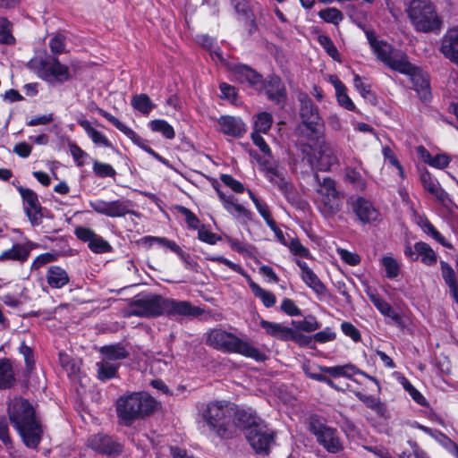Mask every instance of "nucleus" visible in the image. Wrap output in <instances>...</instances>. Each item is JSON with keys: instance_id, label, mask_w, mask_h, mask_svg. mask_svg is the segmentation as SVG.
<instances>
[{"instance_id": "obj_23", "label": "nucleus", "mask_w": 458, "mask_h": 458, "mask_svg": "<svg viewBox=\"0 0 458 458\" xmlns=\"http://www.w3.org/2000/svg\"><path fill=\"white\" fill-rule=\"evenodd\" d=\"M296 264L301 269V278L303 283L317 294L324 295L327 291L325 284L320 281L318 276L308 266V264L300 259L296 260Z\"/></svg>"}, {"instance_id": "obj_56", "label": "nucleus", "mask_w": 458, "mask_h": 458, "mask_svg": "<svg viewBox=\"0 0 458 458\" xmlns=\"http://www.w3.org/2000/svg\"><path fill=\"white\" fill-rule=\"evenodd\" d=\"M198 237L201 242L214 245L219 240V237L209 231L206 226L201 225L198 229Z\"/></svg>"}, {"instance_id": "obj_45", "label": "nucleus", "mask_w": 458, "mask_h": 458, "mask_svg": "<svg viewBox=\"0 0 458 458\" xmlns=\"http://www.w3.org/2000/svg\"><path fill=\"white\" fill-rule=\"evenodd\" d=\"M273 123V119L270 114L267 112L260 113L257 115L254 122V131L259 133H267Z\"/></svg>"}, {"instance_id": "obj_59", "label": "nucleus", "mask_w": 458, "mask_h": 458, "mask_svg": "<svg viewBox=\"0 0 458 458\" xmlns=\"http://www.w3.org/2000/svg\"><path fill=\"white\" fill-rule=\"evenodd\" d=\"M179 212L184 216L189 228L199 229L200 227L199 218L190 209L184 207H180Z\"/></svg>"}, {"instance_id": "obj_64", "label": "nucleus", "mask_w": 458, "mask_h": 458, "mask_svg": "<svg viewBox=\"0 0 458 458\" xmlns=\"http://www.w3.org/2000/svg\"><path fill=\"white\" fill-rule=\"evenodd\" d=\"M364 448L377 458H395L389 453L387 448L383 445H366Z\"/></svg>"}, {"instance_id": "obj_15", "label": "nucleus", "mask_w": 458, "mask_h": 458, "mask_svg": "<svg viewBox=\"0 0 458 458\" xmlns=\"http://www.w3.org/2000/svg\"><path fill=\"white\" fill-rule=\"evenodd\" d=\"M351 208L358 220L363 224H371L379 219V211L369 199L356 197L351 200Z\"/></svg>"}, {"instance_id": "obj_16", "label": "nucleus", "mask_w": 458, "mask_h": 458, "mask_svg": "<svg viewBox=\"0 0 458 458\" xmlns=\"http://www.w3.org/2000/svg\"><path fill=\"white\" fill-rule=\"evenodd\" d=\"M23 201V208L30 221L36 225L41 217V205L38 194L29 188L21 185L16 186Z\"/></svg>"}, {"instance_id": "obj_37", "label": "nucleus", "mask_w": 458, "mask_h": 458, "mask_svg": "<svg viewBox=\"0 0 458 458\" xmlns=\"http://www.w3.org/2000/svg\"><path fill=\"white\" fill-rule=\"evenodd\" d=\"M249 286L255 297L259 298L265 307L271 308L276 304V298L272 292L261 288L250 279L249 280Z\"/></svg>"}, {"instance_id": "obj_55", "label": "nucleus", "mask_w": 458, "mask_h": 458, "mask_svg": "<svg viewBox=\"0 0 458 458\" xmlns=\"http://www.w3.org/2000/svg\"><path fill=\"white\" fill-rule=\"evenodd\" d=\"M220 179L225 185L229 187L234 192L242 193L244 191L243 184L241 182L234 179L232 175L222 174L220 176Z\"/></svg>"}, {"instance_id": "obj_21", "label": "nucleus", "mask_w": 458, "mask_h": 458, "mask_svg": "<svg viewBox=\"0 0 458 458\" xmlns=\"http://www.w3.org/2000/svg\"><path fill=\"white\" fill-rule=\"evenodd\" d=\"M403 73L410 76L414 89L421 99L428 100L430 98L429 81L426 72L411 64V71Z\"/></svg>"}, {"instance_id": "obj_28", "label": "nucleus", "mask_w": 458, "mask_h": 458, "mask_svg": "<svg viewBox=\"0 0 458 458\" xmlns=\"http://www.w3.org/2000/svg\"><path fill=\"white\" fill-rule=\"evenodd\" d=\"M327 81L334 86L338 104L349 111L355 110V105L349 98L345 85L338 79V77L329 74L327 76Z\"/></svg>"}, {"instance_id": "obj_49", "label": "nucleus", "mask_w": 458, "mask_h": 458, "mask_svg": "<svg viewBox=\"0 0 458 458\" xmlns=\"http://www.w3.org/2000/svg\"><path fill=\"white\" fill-rule=\"evenodd\" d=\"M93 172L98 177H114L116 174L114 167L106 163L95 160L93 162Z\"/></svg>"}, {"instance_id": "obj_61", "label": "nucleus", "mask_w": 458, "mask_h": 458, "mask_svg": "<svg viewBox=\"0 0 458 458\" xmlns=\"http://www.w3.org/2000/svg\"><path fill=\"white\" fill-rule=\"evenodd\" d=\"M337 253L343 261L350 266H356L360 263V259L358 254L350 252L344 249H338Z\"/></svg>"}, {"instance_id": "obj_50", "label": "nucleus", "mask_w": 458, "mask_h": 458, "mask_svg": "<svg viewBox=\"0 0 458 458\" xmlns=\"http://www.w3.org/2000/svg\"><path fill=\"white\" fill-rule=\"evenodd\" d=\"M89 248L96 253H105L111 250L110 244L98 234H95V237L90 240Z\"/></svg>"}, {"instance_id": "obj_34", "label": "nucleus", "mask_w": 458, "mask_h": 458, "mask_svg": "<svg viewBox=\"0 0 458 458\" xmlns=\"http://www.w3.org/2000/svg\"><path fill=\"white\" fill-rule=\"evenodd\" d=\"M46 276L48 285L55 289L65 286L70 280L66 270L59 266H51Z\"/></svg>"}, {"instance_id": "obj_14", "label": "nucleus", "mask_w": 458, "mask_h": 458, "mask_svg": "<svg viewBox=\"0 0 458 458\" xmlns=\"http://www.w3.org/2000/svg\"><path fill=\"white\" fill-rule=\"evenodd\" d=\"M233 406L234 437L237 436V432L239 429L242 431L246 437L248 432L257 428L258 424L263 421V420L258 415L256 411L251 407H240L235 403H233Z\"/></svg>"}, {"instance_id": "obj_35", "label": "nucleus", "mask_w": 458, "mask_h": 458, "mask_svg": "<svg viewBox=\"0 0 458 458\" xmlns=\"http://www.w3.org/2000/svg\"><path fill=\"white\" fill-rule=\"evenodd\" d=\"M440 265L443 279L449 287L451 296L458 303V284L455 273L448 263L441 261Z\"/></svg>"}, {"instance_id": "obj_52", "label": "nucleus", "mask_w": 458, "mask_h": 458, "mask_svg": "<svg viewBox=\"0 0 458 458\" xmlns=\"http://www.w3.org/2000/svg\"><path fill=\"white\" fill-rule=\"evenodd\" d=\"M318 42L324 47L328 55H330L334 60L340 62V55L333 41L327 36L320 35L318 37Z\"/></svg>"}, {"instance_id": "obj_31", "label": "nucleus", "mask_w": 458, "mask_h": 458, "mask_svg": "<svg viewBox=\"0 0 458 458\" xmlns=\"http://www.w3.org/2000/svg\"><path fill=\"white\" fill-rule=\"evenodd\" d=\"M78 124L85 131L88 137L95 145L113 148V144L107 137L103 132L93 127L89 121L86 119H80L78 120Z\"/></svg>"}, {"instance_id": "obj_47", "label": "nucleus", "mask_w": 458, "mask_h": 458, "mask_svg": "<svg viewBox=\"0 0 458 458\" xmlns=\"http://www.w3.org/2000/svg\"><path fill=\"white\" fill-rule=\"evenodd\" d=\"M197 42L210 50V55L214 60L223 61L222 55L218 48L214 47V39L207 35H199L197 37Z\"/></svg>"}, {"instance_id": "obj_30", "label": "nucleus", "mask_w": 458, "mask_h": 458, "mask_svg": "<svg viewBox=\"0 0 458 458\" xmlns=\"http://www.w3.org/2000/svg\"><path fill=\"white\" fill-rule=\"evenodd\" d=\"M310 378L327 383L332 388L337 391H345L348 387L346 382H342L341 379H352V376L355 374H307Z\"/></svg>"}, {"instance_id": "obj_19", "label": "nucleus", "mask_w": 458, "mask_h": 458, "mask_svg": "<svg viewBox=\"0 0 458 458\" xmlns=\"http://www.w3.org/2000/svg\"><path fill=\"white\" fill-rule=\"evenodd\" d=\"M164 298L157 295L147 296L137 301L134 313L146 317L161 315L164 314Z\"/></svg>"}, {"instance_id": "obj_54", "label": "nucleus", "mask_w": 458, "mask_h": 458, "mask_svg": "<svg viewBox=\"0 0 458 458\" xmlns=\"http://www.w3.org/2000/svg\"><path fill=\"white\" fill-rule=\"evenodd\" d=\"M57 256L53 253L46 252L38 255L31 263V270H37L41 267L51 263L56 259Z\"/></svg>"}, {"instance_id": "obj_29", "label": "nucleus", "mask_w": 458, "mask_h": 458, "mask_svg": "<svg viewBox=\"0 0 458 458\" xmlns=\"http://www.w3.org/2000/svg\"><path fill=\"white\" fill-rule=\"evenodd\" d=\"M31 249L32 244L30 243H16L11 249L4 250L0 254V262L12 260L23 263L28 259Z\"/></svg>"}, {"instance_id": "obj_11", "label": "nucleus", "mask_w": 458, "mask_h": 458, "mask_svg": "<svg viewBox=\"0 0 458 458\" xmlns=\"http://www.w3.org/2000/svg\"><path fill=\"white\" fill-rule=\"evenodd\" d=\"M246 439L257 454H268L276 443V432L263 420L247 433Z\"/></svg>"}, {"instance_id": "obj_4", "label": "nucleus", "mask_w": 458, "mask_h": 458, "mask_svg": "<svg viewBox=\"0 0 458 458\" xmlns=\"http://www.w3.org/2000/svg\"><path fill=\"white\" fill-rule=\"evenodd\" d=\"M233 403L225 400L212 401L206 403L200 411L203 427L220 439L234 437Z\"/></svg>"}, {"instance_id": "obj_24", "label": "nucleus", "mask_w": 458, "mask_h": 458, "mask_svg": "<svg viewBox=\"0 0 458 458\" xmlns=\"http://www.w3.org/2000/svg\"><path fill=\"white\" fill-rule=\"evenodd\" d=\"M416 152L424 163L436 169H445L452 161V157L448 154L441 152L432 155L423 146L418 147Z\"/></svg>"}, {"instance_id": "obj_17", "label": "nucleus", "mask_w": 458, "mask_h": 458, "mask_svg": "<svg viewBox=\"0 0 458 458\" xmlns=\"http://www.w3.org/2000/svg\"><path fill=\"white\" fill-rule=\"evenodd\" d=\"M231 77L240 83H246L255 90L263 89V81L261 76L251 68L243 64H235L230 68Z\"/></svg>"}, {"instance_id": "obj_57", "label": "nucleus", "mask_w": 458, "mask_h": 458, "mask_svg": "<svg viewBox=\"0 0 458 458\" xmlns=\"http://www.w3.org/2000/svg\"><path fill=\"white\" fill-rule=\"evenodd\" d=\"M206 259L225 264V266L230 267L232 270L243 275V269L241 266L232 262L231 260L224 258L223 256L207 255Z\"/></svg>"}, {"instance_id": "obj_6", "label": "nucleus", "mask_w": 458, "mask_h": 458, "mask_svg": "<svg viewBox=\"0 0 458 458\" xmlns=\"http://www.w3.org/2000/svg\"><path fill=\"white\" fill-rule=\"evenodd\" d=\"M315 204L325 217H333L343 207L344 195L336 189L335 182L331 178H320L315 174Z\"/></svg>"}, {"instance_id": "obj_22", "label": "nucleus", "mask_w": 458, "mask_h": 458, "mask_svg": "<svg viewBox=\"0 0 458 458\" xmlns=\"http://www.w3.org/2000/svg\"><path fill=\"white\" fill-rule=\"evenodd\" d=\"M164 314L172 316H198L200 314L197 307H193L189 301L165 299L163 306Z\"/></svg>"}, {"instance_id": "obj_9", "label": "nucleus", "mask_w": 458, "mask_h": 458, "mask_svg": "<svg viewBox=\"0 0 458 458\" xmlns=\"http://www.w3.org/2000/svg\"><path fill=\"white\" fill-rule=\"evenodd\" d=\"M309 428L310 433L315 436L318 445L327 452L335 454L344 449L336 428L327 425L318 418H310Z\"/></svg>"}, {"instance_id": "obj_60", "label": "nucleus", "mask_w": 458, "mask_h": 458, "mask_svg": "<svg viewBox=\"0 0 458 458\" xmlns=\"http://www.w3.org/2000/svg\"><path fill=\"white\" fill-rule=\"evenodd\" d=\"M281 310L289 316L301 315V310L296 306L294 301L291 299L284 298L281 302Z\"/></svg>"}, {"instance_id": "obj_62", "label": "nucleus", "mask_w": 458, "mask_h": 458, "mask_svg": "<svg viewBox=\"0 0 458 458\" xmlns=\"http://www.w3.org/2000/svg\"><path fill=\"white\" fill-rule=\"evenodd\" d=\"M49 47L54 54H61L65 50L64 37L55 35L49 41Z\"/></svg>"}, {"instance_id": "obj_41", "label": "nucleus", "mask_w": 458, "mask_h": 458, "mask_svg": "<svg viewBox=\"0 0 458 458\" xmlns=\"http://www.w3.org/2000/svg\"><path fill=\"white\" fill-rule=\"evenodd\" d=\"M142 242L148 246H152L154 243H157L162 248L169 249L179 256H182L183 254L182 249L174 242L164 237L146 236L142 239Z\"/></svg>"}, {"instance_id": "obj_3", "label": "nucleus", "mask_w": 458, "mask_h": 458, "mask_svg": "<svg viewBox=\"0 0 458 458\" xmlns=\"http://www.w3.org/2000/svg\"><path fill=\"white\" fill-rule=\"evenodd\" d=\"M158 402L148 392H131L119 396L115 401V411L120 425L131 427L135 421L152 415Z\"/></svg>"}, {"instance_id": "obj_18", "label": "nucleus", "mask_w": 458, "mask_h": 458, "mask_svg": "<svg viewBox=\"0 0 458 458\" xmlns=\"http://www.w3.org/2000/svg\"><path fill=\"white\" fill-rule=\"evenodd\" d=\"M259 326L266 334L278 340L295 342L300 341V334L293 328L284 326V324L260 319Z\"/></svg>"}, {"instance_id": "obj_44", "label": "nucleus", "mask_w": 458, "mask_h": 458, "mask_svg": "<svg viewBox=\"0 0 458 458\" xmlns=\"http://www.w3.org/2000/svg\"><path fill=\"white\" fill-rule=\"evenodd\" d=\"M318 16L326 22L338 25L344 20L343 13L335 7H327L318 13Z\"/></svg>"}, {"instance_id": "obj_58", "label": "nucleus", "mask_w": 458, "mask_h": 458, "mask_svg": "<svg viewBox=\"0 0 458 458\" xmlns=\"http://www.w3.org/2000/svg\"><path fill=\"white\" fill-rule=\"evenodd\" d=\"M0 441L5 445H12V439L9 434V425L4 416H0Z\"/></svg>"}, {"instance_id": "obj_63", "label": "nucleus", "mask_w": 458, "mask_h": 458, "mask_svg": "<svg viewBox=\"0 0 458 458\" xmlns=\"http://www.w3.org/2000/svg\"><path fill=\"white\" fill-rule=\"evenodd\" d=\"M319 324L315 318L310 317L302 321L297 322V328L305 332H313L319 328Z\"/></svg>"}, {"instance_id": "obj_51", "label": "nucleus", "mask_w": 458, "mask_h": 458, "mask_svg": "<svg viewBox=\"0 0 458 458\" xmlns=\"http://www.w3.org/2000/svg\"><path fill=\"white\" fill-rule=\"evenodd\" d=\"M11 23L5 18H0V43L12 44L14 38L12 35Z\"/></svg>"}, {"instance_id": "obj_2", "label": "nucleus", "mask_w": 458, "mask_h": 458, "mask_svg": "<svg viewBox=\"0 0 458 458\" xmlns=\"http://www.w3.org/2000/svg\"><path fill=\"white\" fill-rule=\"evenodd\" d=\"M7 413L25 446L37 449L42 440L43 427L32 404L22 396H16L10 401Z\"/></svg>"}, {"instance_id": "obj_39", "label": "nucleus", "mask_w": 458, "mask_h": 458, "mask_svg": "<svg viewBox=\"0 0 458 458\" xmlns=\"http://www.w3.org/2000/svg\"><path fill=\"white\" fill-rule=\"evenodd\" d=\"M419 225L426 234L432 237L444 247L447 249L453 248L452 244L445 240V238L435 228V226L427 218H420L419 221Z\"/></svg>"}, {"instance_id": "obj_48", "label": "nucleus", "mask_w": 458, "mask_h": 458, "mask_svg": "<svg viewBox=\"0 0 458 458\" xmlns=\"http://www.w3.org/2000/svg\"><path fill=\"white\" fill-rule=\"evenodd\" d=\"M345 179L353 184L354 188L358 191H364L366 188V182L362 178L360 173L355 169L347 168L345 172Z\"/></svg>"}, {"instance_id": "obj_38", "label": "nucleus", "mask_w": 458, "mask_h": 458, "mask_svg": "<svg viewBox=\"0 0 458 458\" xmlns=\"http://www.w3.org/2000/svg\"><path fill=\"white\" fill-rule=\"evenodd\" d=\"M131 106L142 114L148 115L155 108L156 105L150 100L149 97L146 94H136L131 98Z\"/></svg>"}, {"instance_id": "obj_7", "label": "nucleus", "mask_w": 458, "mask_h": 458, "mask_svg": "<svg viewBox=\"0 0 458 458\" xmlns=\"http://www.w3.org/2000/svg\"><path fill=\"white\" fill-rule=\"evenodd\" d=\"M407 13L417 31H440L442 21L429 0H411L407 7Z\"/></svg>"}, {"instance_id": "obj_1", "label": "nucleus", "mask_w": 458, "mask_h": 458, "mask_svg": "<svg viewBox=\"0 0 458 458\" xmlns=\"http://www.w3.org/2000/svg\"><path fill=\"white\" fill-rule=\"evenodd\" d=\"M299 100L302 123L298 132L308 140L301 147L302 160L309 164L311 170L327 171L336 159L333 149L323 139L322 119L306 95L301 94Z\"/></svg>"}, {"instance_id": "obj_5", "label": "nucleus", "mask_w": 458, "mask_h": 458, "mask_svg": "<svg viewBox=\"0 0 458 458\" xmlns=\"http://www.w3.org/2000/svg\"><path fill=\"white\" fill-rule=\"evenodd\" d=\"M208 345L221 351L237 352L243 356L261 360L264 355L250 342L243 341L232 333L215 328L206 334Z\"/></svg>"}, {"instance_id": "obj_8", "label": "nucleus", "mask_w": 458, "mask_h": 458, "mask_svg": "<svg viewBox=\"0 0 458 458\" xmlns=\"http://www.w3.org/2000/svg\"><path fill=\"white\" fill-rule=\"evenodd\" d=\"M367 37L373 52L384 64L399 72L411 71V63L405 55L394 50L388 43L377 40L371 33H367Z\"/></svg>"}, {"instance_id": "obj_43", "label": "nucleus", "mask_w": 458, "mask_h": 458, "mask_svg": "<svg viewBox=\"0 0 458 458\" xmlns=\"http://www.w3.org/2000/svg\"><path fill=\"white\" fill-rule=\"evenodd\" d=\"M248 194L254 203L258 212L259 215L265 219L266 223L270 228H273L275 226V220L272 218L269 208L267 205L263 202L262 200L259 199L251 191H248Z\"/></svg>"}, {"instance_id": "obj_42", "label": "nucleus", "mask_w": 458, "mask_h": 458, "mask_svg": "<svg viewBox=\"0 0 458 458\" xmlns=\"http://www.w3.org/2000/svg\"><path fill=\"white\" fill-rule=\"evenodd\" d=\"M266 177L281 191H284L287 188V182L284 177L283 170L278 167L269 166L266 168Z\"/></svg>"}, {"instance_id": "obj_10", "label": "nucleus", "mask_w": 458, "mask_h": 458, "mask_svg": "<svg viewBox=\"0 0 458 458\" xmlns=\"http://www.w3.org/2000/svg\"><path fill=\"white\" fill-rule=\"evenodd\" d=\"M31 66L39 78L48 82H64L70 78L68 66L55 57L32 60Z\"/></svg>"}, {"instance_id": "obj_46", "label": "nucleus", "mask_w": 458, "mask_h": 458, "mask_svg": "<svg viewBox=\"0 0 458 458\" xmlns=\"http://www.w3.org/2000/svg\"><path fill=\"white\" fill-rule=\"evenodd\" d=\"M381 264L385 267L386 275L388 278H395L400 272L399 262L392 256H384Z\"/></svg>"}, {"instance_id": "obj_33", "label": "nucleus", "mask_w": 458, "mask_h": 458, "mask_svg": "<svg viewBox=\"0 0 458 458\" xmlns=\"http://www.w3.org/2000/svg\"><path fill=\"white\" fill-rule=\"evenodd\" d=\"M423 188L433 195L437 200L445 202L447 199V193L440 186L438 181L428 171L424 172L420 177Z\"/></svg>"}, {"instance_id": "obj_53", "label": "nucleus", "mask_w": 458, "mask_h": 458, "mask_svg": "<svg viewBox=\"0 0 458 458\" xmlns=\"http://www.w3.org/2000/svg\"><path fill=\"white\" fill-rule=\"evenodd\" d=\"M287 246L290 251L295 256L307 259L311 258L310 250L305 246H303L298 239H292Z\"/></svg>"}, {"instance_id": "obj_26", "label": "nucleus", "mask_w": 458, "mask_h": 458, "mask_svg": "<svg viewBox=\"0 0 458 458\" xmlns=\"http://www.w3.org/2000/svg\"><path fill=\"white\" fill-rule=\"evenodd\" d=\"M219 131L225 135L232 137H241L245 131L246 127L241 118L230 115H224L218 119Z\"/></svg>"}, {"instance_id": "obj_13", "label": "nucleus", "mask_w": 458, "mask_h": 458, "mask_svg": "<svg viewBox=\"0 0 458 458\" xmlns=\"http://www.w3.org/2000/svg\"><path fill=\"white\" fill-rule=\"evenodd\" d=\"M89 206L95 212L109 217H122L128 214L138 216L132 210L133 203L129 199H95L89 201Z\"/></svg>"}, {"instance_id": "obj_20", "label": "nucleus", "mask_w": 458, "mask_h": 458, "mask_svg": "<svg viewBox=\"0 0 458 458\" xmlns=\"http://www.w3.org/2000/svg\"><path fill=\"white\" fill-rule=\"evenodd\" d=\"M98 114L110 122L117 130L123 132L128 139H130L135 145L140 147L141 149L148 153V150L152 148L147 144V140L142 139L138 133H136L131 128L125 125L123 123L119 121L115 116L110 113L98 109Z\"/></svg>"}, {"instance_id": "obj_32", "label": "nucleus", "mask_w": 458, "mask_h": 458, "mask_svg": "<svg viewBox=\"0 0 458 458\" xmlns=\"http://www.w3.org/2000/svg\"><path fill=\"white\" fill-rule=\"evenodd\" d=\"M263 89L268 98L276 103L284 100L285 92L282 81L277 76H271L266 83L263 82Z\"/></svg>"}, {"instance_id": "obj_27", "label": "nucleus", "mask_w": 458, "mask_h": 458, "mask_svg": "<svg viewBox=\"0 0 458 458\" xmlns=\"http://www.w3.org/2000/svg\"><path fill=\"white\" fill-rule=\"evenodd\" d=\"M216 191L224 208L231 216L237 219H250V211L239 204L233 196L226 195L219 189H216Z\"/></svg>"}, {"instance_id": "obj_12", "label": "nucleus", "mask_w": 458, "mask_h": 458, "mask_svg": "<svg viewBox=\"0 0 458 458\" xmlns=\"http://www.w3.org/2000/svg\"><path fill=\"white\" fill-rule=\"evenodd\" d=\"M85 445L96 454L109 457L119 455L123 452V445L121 443L114 437L103 432L89 436Z\"/></svg>"}, {"instance_id": "obj_36", "label": "nucleus", "mask_w": 458, "mask_h": 458, "mask_svg": "<svg viewBox=\"0 0 458 458\" xmlns=\"http://www.w3.org/2000/svg\"><path fill=\"white\" fill-rule=\"evenodd\" d=\"M415 251L418 255V259L427 265L433 266L437 261V255L434 250L424 242H418L414 244Z\"/></svg>"}, {"instance_id": "obj_25", "label": "nucleus", "mask_w": 458, "mask_h": 458, "mask_svg": "<svg viewBox=\"0 0 458 458\" xmlns=\"http://www.w3.org/2000/svg\"><path fill=\"white\" fill-rule=\"evenodd\" d=\"M442 54L458 65V28L449 30L443 37Z\"/></svg>"}, {"instance_id": "obj_40", "label": "nucleus", "mask_w": 458, "mask_h": 458, "mask_svg": "<svg viewBox=\"0 0 458 458\" xmlns=\"http://www.w3.org/2000/svg\"><path fill=\"white\" fill-rule=\"evenodd\" d=\"M148 128L153 132L160 133L167 140H172L175 136L174 127L165 120L155 119L148 123Z\"/></svg>"}]
</instances>
